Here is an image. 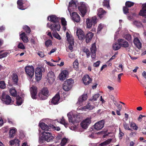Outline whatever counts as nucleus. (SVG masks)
<instances>
[{"label": "nucleus", "instance_id": "obj_1", "mask_svg": "<svg viewBox=\"0 0 146 146\" xmlns=\"http://www.w3.org/2000/svg\"><path fill=\"white\" fill-rule=\"evenodd\" d=\"M77 7V3L73 0L69 2L68 10L70 13L72 20L76 22H78L80 20V17L79 15L76 12H72L73 9L76 8Z\"/></svg>", "mask_w": 146, "mask_h": 146}, {"label": "nucleus", "instance_id": "obj_2", "mask_svg": "<svg viewBox=\"0 0 146 146\" xmlns=\"http://www.w3.org/2000/svg\"><path fill=\"white\" fill-rule=\"evenodd\" d=\"M50 19L49 20V17H48V19L49 21L53 22L54 24L50 25L48 23L47 26L49 27L52 31H59L60 30V26L58 22L59 19L55 15H52L50 17Z\"/></svg>", "mask_w": 146, "mask_h": 146}, {"label": "nucleus", "instance_id": "obj_3", "mask_svg": "<svg viewBox=\"0 0 146 146\" xmlns=\"http://www.w3.org/2000/svg\"><path fill=\"white\" fill-rule=\"evenodd\" d=\"M42 135L39 140V143H42L43 141H45L47 142L52 141L53 139V137L51 133L47 131H44L42 133Z\"/></svg>", "mask_w": 146, "mask_h": 146}, {"label": "nucleus", "instance_id": "obj_4", "mask_svg": "<svg viewBox=\"0 0 146 146\" xmlns=\"http://www.w3.org/2000/svg\"><path fill=\"white\" fill-rule=\"evenodd\" d=\"M67 115L69 122L72 124H74L80 120L79 117L76 114L75 112H70L67 114Z\"/></svg>", "mask_w": 146, "mask_h": 146}, {"label": "nucleus", "instance_id": "obj_5", "mask_svg": "<svg viewBox=\"0 0 146 146\" xmlns=\"http://www.w3.org/2000/svg\"><path fill=\"white\" fill-rule=\"evenodd\" d=\"M49 95V92L46 88H44L40 90L38 96L41 100H45L47 98Z\"/></svg>", "mask_w": 146, "mask_h": 146}, {"label": "nucleus", "instance_id": "obj_6", "mask_svg": "<svg viewBox=\"0 0 146 146\" xmlns=\"http://www.w3.org/2000/svg\"><path fill=\"white\" fill-rule=\"evenodd\" d=\"M78 7L82 16L84 17L88 10V7L87 5L83 2H80L78 4Z\"/></svg>", "mask_w": 146, "mask_h": 146}, {"label": "nucleus", "instance_id": "obj_7", "mask_svg": "<svg viewBox=\"0 0 146 146\" xmlns=\"http://www.w3.org/2000/svg\"><path fill=\"white\" fill-rule=\"evenodd\" d=\"M1 100L3 103L7 105L12 104L13 102L11 97L9 95L6 96L5 92H3L2 94Z\"/></svg>", "mask_w": 146, "mask_h": 146}, {"label": "nucleus", "instance_id": "obj_8", "mask_svg": "<svg viewBox=\"0 0 146 146\" xmlns=\"http://www.w3.org/2000/svg\"><path fill=\"white\" fill-rule=\"evenodd\" d=\"M25 70L27 75L29 79H31L34 75V68L32 65L28 66L25 67Z\"/></svg>", "mask_w": 146, "mask_h": 146}, {"label": "nucleus", "instance_id": "obj_9", "mask_svg": "<svg viewBox=\"0 0 146 146\" xmlns=\"http://www.w3.org/2000/svg\"><path fill=\"white\" fill-rule=\"evenodd\" d=\"M45 71V69L43 67H38L36 69L35 75L36 79L37 81H38L40 80L42 75V72H44Z\"/></svg>", "mask_w": 146, "mask_h": 146}, {"label": "nucleus", "instance_id": "obj_10", "mask_svg": "<svg viewBox=\"0 0 146 146\" xmlns=\"http://www.w3.org/2000/svg\"><path fill=\"white\" fill-rule=\"evenodd\" d=\"M97 17L95 16L92 18H87L86 19L87 27L90 28L93 24L94 25L97 23Z\"/></svg>", "mask_w": 146, "mask_h": 146}, {"label": "nucleus", "instance_id": "obj_11", "mask_svg": "<svg viewBox=\"0 0 146 146\" xmlns=\"http://www.w3.org/2000/svg\"><path fill=\"white\" fill-rule=\"evenodd\" d=\"M31 95L32 98L33 99L36 98L37 93V88L36 87L32 86L30 88Z\"/></svg>", "mask_w": 146, "mask_h": 146}, {"label": "nucleus", "instance_id": "obj_12", "mask_svg": "<svg viewBox=\"0 0 146 146\" xmlns=\"http://www.w3.org/2000/svg\"><path fill=\"white\" fill-rule=\"evenodd\" d=\"M55 77L54 73L51 71L49 72L47 75L48 82L50 84H52L54 81Z\"/></svg>", "mask_w": 146, "mask_h": 146}, {"label": "nucleus", "instance_id": "obj_13", "mask_svg": "<svg viewBox=\"0 0 146 146\" xmlns=\"http://www.w3.org/2000/svg\"><path fill=\"white\" fill-rule=\"evenodd\" d=\"M105 122L104 120H101L96 123L94 125L95 129L97 130H99L104 127Z\"/></svg>", "mask_w": 146, "mask_h": 146}, {"label": "nucleus", "instance_id": "obj_14", "mask_svg": "<svg viewBox=\"0 0 146 146\" xmlns=\"http://www.w3.org/2000/svg\"><path fill=\"white\" fill-rule=\"evenodd\" d=\"M76 34L80 40H82L85 38L84 33L81 29L77 28Z\"/></svg>", "mask_w": 146, "mask_h": 146}, {"label": "nucleus", "instance_id": "obj_15", "mask_svg": "<svg viewBox=\"0 0 146 146\" xmlns=\"http://www.w3.org/2000/svg\"><path fill=\"white\" fill-rule=\"evenodd\" d=\"M91 122L90 119L89 118H87L82 122L81 123V125L83 128L86 129L88 127Z\"/></svg>", "mask_w": 146, "mask_h": 146}, {"label": "nucleus", "instance_id": "obj_16", "mask_svg": "<svg viewBox=\"0 0 146 146\" xmlns=\"http://www.w3.org/2000/svg\"><path fill=\"white\" fill-rule=\"evenodd\" d=\"M134 4V3L128 1H127L125 3V7H124L123 8V13L125 14H126L128 13V9L127 7H131L133 6Z\"/></svg>", "mask_w": 146, "mask_h": 146}, {"label": "nucleus", "instance_id": "obj_17", "mask_svg": "<svg viewBox=\"0 0 146 146\" xmlns=\"http://www.w3.org/2000/svg\"><path fill=\"white\" fill-rule=\"evenodd\" d=\"M91 52V56L93 59L95 58L96 55V47L95 43L93 44L90 48Z\"/></svg>", "mask_w": 146, "mask_h": 146}, {"label": "nucleus", "instance_id": "obj_18", "mask_svg": "<svg viewBox=\"0 0 146 146\" xmlns=\"http://www.w3.org/2000/svg\"><path fill=\"white\" fill-rule=\"evenodd\" d=\"M82 80L84 83L85 85H88L92 81V79L88 75L84 76Z\"/></svg>", "mask_w": 146, "mask_h": 146}, {"label": "nucleus", "instance_id": "obj_19", "mask_svg": "<svg viewBox=\"0 0 146 146\" xmlns=\"http://www.w3.org/2000/svg\"><path fill=\"white\" fill-rule=\"evenodd\" d=\"M60 96L59 94H57L52 99L51 103L54 105L58 104L59 102Z\"/></svg>", "mask_w": 146, "mask_h": 146}, {"label": "nucleus", "instance_id": "obj_20", "mask_svg": "<svg viewBox=\"0 0 146 146\" xmlns=\"http://www.w3.org/2000/svg\"><path fill=\"white\" fill-rule=\"evenodd\" d=\"M68 74V71L66 70L62 71L59 75V78L61 80H63L66 79Z\"/></svg>", "mask_w": 146, "mask_h": 146}, {"label": "nucleus", "instance_id": "obj_21", "mask_svg": "<svg viewBox=\"0 0 146 146\" xmlns=\"http://www.w3.org/2000/svg\"><path fill=\"white\" fill-rule=\"evenodd\" d=\"M118 42L120 44L121 46L127 48L129 46V45L128 42L123 39H119L118 40Z\"/></svg>", "mask_w": 146, "mask_h": 146}, {"label": "nucleus", "instance_id": "obj_22", "mask_svg": "<svg viewBox=\"0 0 146 146\" xmlns=\"http://www.w3.org/2000/svg\"><path fill=\"white\" fill-rule=\"evenodd\" d=\"M133 42L135 46L139 49L141 48L142 44L139 39L137 37L134 38Z\"/></svg>", "mask_w": 146, "mask_h": 146}, {"label": "nucleus", "instance_id": "obj_23", "mask_svg": "<svg viewBox=\"0 0 146 146\" xmlns=\"http://www.w3.org/2000/svg\"><path fill=\"white\" fill-rule=\"evenodd\" d=\"M139 15L143 16H146V3L143 5V7L139 13Z\"/></svg>", "mask_w": 146, "mask_h": 146}, {"label": "nucleus", "instance_id": "obj_24", "mask_svg": "<svg viewBox=\"0 0 146 146\" xmlns=\"http://www.w3.org/2000/svg\"><path fill=\"white\" fill-rule=\"evenodd\" d=\"M66 37L69 43L74 42V39L72 35L68 32L66 33Z\"/></svg>", "mask_w": 146, "mask_h": 146}, {"label": "nucleus", "instance_id": "obj_25", "mask_svg": "<svg viewBox=\"0 0 146 146\" xmlns=\"http://www.w3.org/2000/svg\"><path fill=\"white\" fill-rule=\"evenodd\" d=\"M94 34L92 32L88 33L85 36L86 42L88 43L91 40Z\"/></svg>", "mask_w": 146, "mask_h": 146}, {"label": "nucleus", "instance_id": "obj_26", "mask_svg": "<svg viewBox=\"0 0 146 146\" xmlns=\"http://www.w3.org/2000/svg\"><path fill=\"white\" fill-rule=\"evenodd\" d=\"M20 38L24 42L27 43L28 41V38L26 34L24 32L20 35Z\"/></svg>", "mask_w": 146, "mask_h": 146}, {"label": "nucleus", "instance_id": "obj_27", "mask_svg": "<svg viewBox=\"0 0 146 146\" xmlns=\"http://www.w3.org/2000/svg\"><path fill=\"white\" fill-rule=\"evenodd\" d=\"M9 143L10 145H13L15 144L16 146H19L20 145V141L18 139H15L10 141H9Z\"/></svg>", "mask_w": 146, "mask_h": 146}, {"label": "nucleus", "instance_id": "obj_28", "mask_svg": "<svg viewBox=\"0 0 146 146\" xmlns=\"http://www.w3.org/2000/svg\"><path fill=\"white\" fill-rule=\"evenodd\" d=\"M39 125L41 128L43 130L47 131L50 130V128L48 126L44 123H40L39 124Z\"/></svg>", "mask_w": 146, "mask_h": 146}, {"label": "nucleus", "instance_id": "obj_29", "mask_svg": "<svg viewBox=\"0 0 146 146\" xmlns=\"http://www.w3.org/2000/svg\"><path fill=\"white\" fill-rule=\"evenodd\" d=\"M98 15L100 18H102L103 15L106 13V12L102 8H100L98 10Z\"/></svg>", "mask_w": 146, "mask_h": 146}, {"label": "nucleus", "instance_id": "obj_30", "mask_svg": "<svg viewBox=\"0 0 146 146\" xmlns=\"http://www.w3.org/2000/svg\"><path fill=\"white\" fill-rule=\"evenodd\" d=\"M87 98V94H83L80 96L78 99V103L80 104L82 102L86 100Z\"/></svg>", "mask_w": 146, "mask_h": 146}, {"label": "nucleus", "instance_id": "obj_31", "mask_svg": "<svg viewBox=\"0 0 146 146\" xmlns=\"http://www.w3.org/2000/svg\"><path fill=\"white\" fill-rule=\"evenodd\" d=\"M17 3L18 5V7L19 9L23 10L26 9L23 5V1L22 0H18Z\"/></svg>", "mask_w": 146, "mask_h": 146}, {"label": "nucleus", "instance_id": "obj_32", "mask_svg": "<svg viewBox=\"0 0 146 146\" xmlns=\"http://www.w3.org/2000/svg\"><path fill=\"white\" fill-rule=\"evenodd\" d=\"M16 130V128L14 127L10 129L9 132V137L10 138H13L14 137Z\"/></svg>", "mask_w": 146, "mask_h": 146}, {"label": "nucleus", "instance_id": "obj_33", "mask_svg": "<svg viewBox=\"0 0 146 146\" xmlns=\"http://www.w3.org/2000/svg\"><path fill=\"white\" fill-rule=\"evenodd\" d=\"M16 104L18 106L21 105L23 102L22 98L19 96H17L16 97Z\"/></svg>", "mask_w": 146, "mask_h": 146}, {"label": "nucleus", "instance_id": "obj_34", "mask_svg": "<svg viewBox=\"0 0 146 146\" xmlns=\"http://www.w3.org/2000/svg\"><path fill=\"white\" fill-rule=\"evenodd\" d=\"M64 83H65V84L69 86L71 88L72 84L73 83V80L71 79H70L68 80H66Z\"/></svg>", "mask_w": 146, "mask_h": 146}, {"label": "nucleus", "instance_id": "obj_35", "mask_svg": "<svg viewBox=\"0 0 146 146\" xmlns=\"http://www.w3.org/2000/svg\"><path fill=\"white\" fill-rule=\"evenodd\" d=\"M9 92L11 95L13 97L17 95V92L14 88L12 87L9 90Z\"/></svg>", "mask_w": 146, "mask_h": 146}, {"label": "nucleus", "instance_id": "obj_36", "mask_svg": "<svg viewBox=\"0 0 146 146\" xmlns=\"http://www.w3.org/2000/svg\"><path fill=\"white\" fill-rule=\"evenodd\" d=\"M94 108V107L92 106L90 103H89L87 105L85 106L83 108V109H88L89 110H92Z\"/></svg>", "mask_w": 146, "mask_h": 146}, {"label": "nucleus", "instance_id": "obj_37", "mask_svg": "<svg viewBox=\"0 0 146 146\" xmlns=\"http://www.w3.org/2000/svg\"><path fill=\"white\" fill-rule=\"evenodd\" d=\"M111 141V139H109L107 140L104 141L103 143L100 144L99 146H106L107 145L110 144Z\"/></svg>", "mask_w": 146, "mask_h": 146}, {"label": "nucleus", "instance_id": "obj_38", "mask_svg": "<svg viewBox=\"0 0 146 146\" xmlns=\"http://www.w3.org/2000/svg\"><path fill=\"white\" fill-rule=\"evenodd\" d=\"M111 141V139H109L107 140L104 141L103 143L100 144L99 146H106L107 145L110 144Z\"/></svg>", "mask_w": 146, "mask_h": 146}, {"label": "nucleus", "instance_id": "obj_39", "mask_svg": "<svg viewBox=\"0 0 146 146\" xmlns=\"http://www.w3.org/2000/svg\"><path fill=\"white\" fill-rule=\"evenodd\" d=\"M112 47L113 50H116L120 49L121 46L119 43H115L113 44Z\"/></svg>", "mask_w": 146, "mask_h": 146}, {"label": "nucleus", "instance_id": "obj_40", "mask_svg": "<svg viewBox=\"0 0 146 146\" xmlns=\"http://www.w3.org/2000/svg\"><path fill=\"white\" fill-rule=\"evenodd\" d=\"M58 121L61 124L64 125L66 127L67 126V124L65 122V119L63 117H62V118L59 119Z\"/></svg>", "mask_w": 146, "mask_h": 146}, {"label": "nucleus", "instance_id": "obj_41", "mask_svg": "<svg viewBox=\"0 0 146 146\" xmlns=\"http://www.w3.org/2000/svg\"><path fill=\"white\" fill-rule=\"evenodd\" d=\"M69 141V140L68 139H66V138H63L61 142V146H64Z\"/></svg>", "mask_w": 146, "mask_h": 146}, {"label": "nucleus", "instance_id": "obj_42", "mask_svg": "<svg viewBox=\"0 0 146 146\" xmlns=\"http://www.w3.org/2000/svg\"><path fill=\"white\" fill-rule=\"evenodd\" d=\"M53 32L52 33V35L54 37L58 39V40H60L61 39V38L59 35L57 33L56 31H53Z\"/></svg>", "mask_w": 146, "mask_h": 146}, {"label": "nucleus", "instance_id": "obj_43", "mask_svg": "<svg viewBox=\"0 0 146 146\" xmlns=\"http://www.w3.org/2000/svg\"><path fill=\"white\" fill-rule=\"evenodd\" d=\"M73 66L74 68L76 70H77L78 69L79 67V63L77 59L74 62Z\"/></svg>", "mask_w": 146, "mask_h": 146}, {"label": "nucleus", "instance_id": "obj_44", "mask_svg": "<svg viewBox=\"0 0 146 146\" xmlns=\"http://www.w3.org/2000/svg\"><path fill=\"white\" fill-rule=\"evenodd\" d=\"M82 51L86 53L87 58H88L90 57V52L88 49L84 48L82 49Z\"/></svg>", "mask_w": 146, "mask_h": 146}, {"label": "nucleus", "instance_id": "obj_45", "mask_svg": "<svg viewBox=\"0 0 146 146\" xmlns=\"http://www.w3.org/2000/svg\"><path fill=\"white\" fill-rule=\"evenodd\" d=\"M134 24L137 27H140L142 26L141 23L137 21H135L133 22Z\"/></svg>", "mask_w": 146, "mask_h": 146}, {"label": "nucleus", "instance_id": "obj_46", "mask_svg": "<svg viewBox=\"0 0 146 146\" xmlns=\"http://www.w3.org/2000/svg\"><path fill=\"white\" fill-rule=\"evenodd\" d=\"M103 5L109 9L110 8V6L109 5V1L108 0H104L103 2Z\"/></svg>", "mask_w": 146, "mask_h": 146}, {"label": "nucleus", "instance_id": "obj_47", "mask_svg": "<svg viewBox=\"0 0 146 146\" xmlns=\"http://www.w3.org/2000/svg\"><path fill=\"white\" fill-rule=\"evenodd\" d=\"M130 126L133 129L137 130L138 129V127L136 124L134 122H132L130 123Z\"/></svg>", "mask_w": 146, "mask_h": 146}, {"label": "nucleus", "instance_id": "obj_48", "mask_svg": "<svg viewBox=\"0 0 146 146\" xmlns=\"http://www.w3.org/2000/svg\"><path fill=\"white\" fill-rule=\"evenodd\" d=\"M65 83H64L63 84V88L65 91H69L71 88L69 86L65 84Z\"/></svg>", "mask_w": 146, "mask_h": 146}, {"label": "nucleus", "instance_id": "obj_49", "mask_svg": "<svg viewBox=\"0 0 146 146\" xmlns=\"http://www.w3.org/2000/svg\"><path fill=\"white\" fill-rule=\"evenodd\" d=\"M2 52V51H0V59L6 57L8 53L7 52H5L3 53H1Z\"/></svg>", "mask_w": 146, "mask_h": 146}, {"label": "nucleus", "instance_id": "obj_50", "mask_svg": "<svg viewBox=\"0 0 146 146\" xmlns=\"http://www.w3.org/2000/svg\"><path fill=\"white\" fill-rule=\"evenodd\" d=\"M12 80L15 83H17L18 80V76L16 74H14L12 77Z\"/></svg>", "mask_w": 146, "mask_h": 146}, {"label": "nucleus", "instance_id": "obj_51", "mask_svg": "<svg viewBox=\"0 0 146 146\" xmlns=\"http://www.w3.org/2000/svg\"><path fill=\"white\" fill-rule=\"evenodd\" d=\"M6 87V84L4 81L0 82V88L4 89Z\"/></svg>", "mask_w": 146, "mask_h": 146}, {"label": "nucleus", "instance_id": "obj_52", "mask_svg": "<svg viewBox=\"0 0 146 146\" xmlns=\"http://www.w3.org/2000/svg\"><path fill=\"white\" fill-rule=\"evenodd\" d=\"M50 127L53 129L54 130H55L57 131H59L60 129V128L59 127H56L53 125H50Z\"/></svg>", "mask_w": 146, "mask_h": 146}, {"label": "nucleus", "instance_id": "obj_53", "mask_svg": "<svg viewBox=\"0 0 146 146\" xmlns=\"http://www.w3.org/2000/svg\"><path fill=\"white\" fill-rule=\"evenodd\" d=\"M23 29L27 33H30L31 32L30 28L27 26H24L23 27Z\"/></svg>", "mask_w": 146, "mask_h": 146}, {"label": "nucleus", "instance_id": "obj_54", "mask_svg": "<svg viewBox=\"0 0 146 146\" xmlns=\"http://www.w3.org/2000/svg\"><path fill=\"white\" fill-rule=\"evenodd\" d=\"M45 44L46 47H48L49 46L52 44L51 40H47L45 42Z\"/></svg>", "mask_w": 146, "mask_h": 146}, {"label": "nucleus", "instance_id": "obj_55", "mask_svg": "<svg viewBox=\"0 0 146 146\" xmlns=\"http://www.w3.org/2000/svg\"><path fill=\"white\" fill-rule=\"evenodd\" d=\"M124 37L128 41H130L131 39V36L129 34H126L124 36Z\"/></svg>", "mask_w": 146, "mask_h": 146}, {"label": "nucleus", "instance_id": "obj_56", "mask_svg": "<svg viewBox=\"0 0 146 146\" xmlns=\"http://www.w3.org/2000/svg\"><path fill=\"white\" fill-rule=\"evenodd\" d=\"M18 47L21 49H24L25 47L22 43L20 42L18 45Z\"/></svg>", "mask_w": 146, "mask_h": 146}, {"label": "nucleus", "instance_id": "obj_57", "mask_svg": "<svg viewBox=\"0 0 146 146\" xmlns=\"http://www.w3.org/2000/svg\"><path fill=\"white\" fill-rule=\"evenodd\" d=\"M104 27V25L101 23L99 24L98 28V31H100Z\"/></svg>", "mask_w": 146, "mask_h": 146}, {"label": "nucleus", "instance_id": "obj_58", "mask_svg": "<svg viewBox=\"0 0 146 146\" xmlns=\"http://www.w3.org/2000/svg\"><path fill=\"white\" fill-rule=\"evenodd\" d=\"M123 126L125 129L129 130H131V129L129 128L128 124L126 123H123Z\"/></svg>", "mask_w": 146, "mask_h": 146}, {"label": "nucleus", "instance_id": "obj_59", "mask_svg": "<svg viewBox=\"0 0 146 146\" xmlns=\"http://www.w3.org/2000/svg\"><path fill=\"white\" fill-rule=\"evenodd\" d=\"M100 94H98L95 95L93 96L92 100L96 101L97 100V99L99 97Z\"/></svg>", "mask_w": 146, "mask_h": 146}, {"label": "nucleus", "instance_id": "obj_60", "mask_svg": "<svg viewBox=\"0 0 146 146\" xmlns=\"http://www.w3.org/2000/svg\"><path fill=\"white\" fill-rule=\"evenodd\" d=\"M61 22L63 26H66V22L64 18H62L61 19Z\"/></svg>", "mask_w": 146, "mask_h": 146}, {"label": "nucleus", "instance_id": "obj_61", "mask_svg": "<svg viewBox=\"0 0 146 146\" xmlns=\"http://www.w3.org/2000/svg\"><path fill=\"white\" fill-rule=\"evenodd\" d=\"M69 44V45L68 46V48L70 50L72 51L73 49V46L74 44V42H73V44L72 42V43H70Z\"/></svg>", "mask_w": 146, "mask_h": 146}, {"label": "nucleus", "instance_id": "obj_62", "mask_svg": "<svg viewBox=\"0 0 146 146\" xmlns=\"http://www.w3.org/2000/svg\"><path fill=\"white\" fill-rule=\"evenodd\" d=\"M63 134L62 133H61L58 135L56 137V139L58 140H59L61 139L62 137Z\"/></svg>", "mask_w": 146, "mask_h": 146}, {"label": "nucleus", "instance_id": "obj_63", "mask_svg": "<svg viewBox=\"0 0 146 146\" xmlns=\"http://www.w3.org/2000/svg\"><path fill=\"white\" fill-rule=\"evenodd\" d=\"M146 116L144 115H142L140 114L139 115V117L137 118L139 122H141L142 121V119L143 117H145Z\"/></svg>", "mask_w": 146, "mask_h": 146}, {"label": "nucleus", "instance_id": "obj_64", "mask_svg": "<svg viewBox=\"0 0 146 146\" xmlns=\"http://www.w3.org/2000/svg\"><path fill=\"white\" fill-rule=\"evenodd\" d=\"M38 54L41 57H43L44 56V53L42 52H39L38 53Z\"/></svg>", "mask_w": 146, "mask_h": 146}]
</instances>
